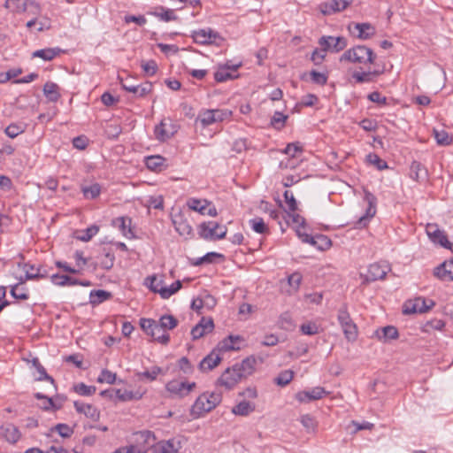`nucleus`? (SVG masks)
Listing matches in <instances>:
<instances>
[{
    "mask_svg": "<svg viewBox=\"0 0 453 453\" xmlns=\"http://www.w3.org/2000/svg\"><path fill=\"white\" fill-rule=\"evenodd\" d=\"M222 401V395L218 392L203 393L200 395L190 409L193 418H199L205 413L215 409Z\"/></svg>",
    "mask_w": 453,
    "mask_h": 453,
    "instance_id": "obj_1",
    "label": "nucleus"
},
{
    "mask_svg": "<svg viewBox=\"0 0 453 453\" xmlns=\"http://www.w3.org/2000/svg\"><path fill=\"white\" fill-rule=\"evenodd\" d=\"M376 54L373 50L365 45H357L345 50L340 57V62H349L357 65L373 64Z\"/></svg>",
    "mask_w": 453,
    "mask_h": 453,
    "instance_id": "obj_2",
    "label": "nucleus"
},
{
    "mask_svg": "<svg viewBox=\"0 0 453 453\" xmlns=\"http://www.w3.org/2000/svg\"><path fill=\"white\" fill-rule=\"evenodd\" d=\"M337 319L342 329L345 338L349 342H355L357 338V326L350 318L346 304H343L338 310Z\"/></svg>",
    "mask_w": 453,
    "mask_h": 453,
    "instance_id": "obj_3",
    "label": "nucleus"
},
{
    "mask_svg": "<svg viewBox=\"0 0 453 453\" xmlns=\"http://www.w3.org/2000/svg\"><path fill=\"white\" fill-rule=\"evenodd\" d=\"M296 234L303 242L310 243L319 250L329 249L332 245L331 240L323 234L311 235L306 232L307 228H294Z\"/></svg>",
    "mask_w": 453,
    "mask_h": 453,
    "instance_id": "obj_4",
    "label": "nucleus"
},
{
    "mask_svg": "<svg viewBox=\"0 0 453 453\" xmlns=\"http://www.w3.org/2000/svg\"><path fill=\"white\" fill-rule=\"evenodd\" d=\"M283 213L278 210H273L270 211V217L278 219ZM285 221L288 226H306L307 221L302 211L297 208L293 211H285L284 216Z\"/></svg>",
    "mask_w": 453,
    "mask_h": 453,
    "instance_id": "obj_5",
    "label": "nucleus"
},
{
    "mask_svg": "<svg viewBox=\"0 0 453 453\" xmlns=\"http://www.w3.org/2000/svg\"><path fill=\"white\" fill-rule=\"evenodd\" d=\"M435 303L431 299L417 297L404 303L403 311L404 314L424 313L431 310Z\"/></svg>",
    "mask_w": 453,
    "mask_h": 453,
    "instance_id": "obj_6",
    "label": "nucleus"
},
{
    "mask_svg": "<svg viewBox=\"0 0 453 453\" xmlns=\"http://www.w3.org/2000/svg\"><path fill=\"white\" fill-rule=\"evenodd\" d=\"M319 44L326 51L338 53L347 47L348 42L343 36L323 35L319 39Z\"/></svg>",
    "mask_w": 453,
    "mask_h": 453,
    "instance_id": "obj_7",
    "label": "nucleus"
},
{
    "mask_svg": "<svg viewBox=\"0 0 453 453\" xmlns=\"http://www.w3.org/2000/svg\"><path fill=\"white\" fill-rule=\"evenodd\" d=\"M189 209L199 212L201 215L215 217L217 209L215 205L206 199L189 198L187 201Z\"/></svg>",
    "mask_w": 453,
    "mask_h": 453,
    "instance_id": "obj_8",
    "label": "nucleus"
},
{
    "mask_svg": "<svg viewBox=\"0 0 453 453\" xmlns=\"http://www.w3.org/2000/svg\"><path fill=\"white\" fill-rule=\"evenodd\" d=\"M182 448V438L176 436L162 440L153 445L155 453H178Z\"/></svg>",
    "mask_w": 453,
    "mask_h": 453,
    "instance_id": "obj_9",
    "label": "nucleus"
},
{
    "mask_svg": "<svg viewBox=\"0 0 453 453\" xmlns=\"http://www.w3.org/2000/svg\"><path fill=\"white\" fill-rule=\"evenodd\" d=\"M195 382H185L178 380H173L166 383L165 389L173 395L184 397L188 395L195 388Z\"/></svg>",
    "mask_w": 453,
    "mask_h": 453,
    "instance_id": "obj_10",
    "label": "nucleus"
},
{
    "mask_svg": "<svg viewBox=\"0 0 453 453\" xmlns=\"http://www.w3.org/2000/svg\"><path fill=\"white\" fill-rule=\"evenodd\" d=\"M191 37L194 42L197 44L209 45L214 43L217 39H219L220 35L218 32L207 27L192 31Z\"/></svg>",
    "mask_w": 453,
    "mask_h": 453,
    "instance_id": "obj_11",
    "label": "nucleus"
},
{
    "mask_svg": "<svg viewBox=\"0 0 453 453\" xmlns=\"http://www.w3.org/2000/svg\"><path fill=\"white\" fill-rule=\"evenodd\" d=\"M242 377L241 373H239L238 370L233 365L230 368H227L219 378L218 384L225 387L226 389L233 388Z\"/></svg>",
    "mask_w": 453,
    "mask_h": 453,
    "instance_id": "obj_12",
    "label": "nucleus"
},
{
    "mask_svg": "<svg viewBox=\"0 0 453 453\" xmlns=\"http://www.w3.org/2000/svg\"><path fill=\"white\" fill-rule=\"evenodd\" d=\"M18 267L25 273L24 276H19L18 278L19 280H20V284H24L27 280H35L46 277V271L42 273L41 268H35L34 265L19 262Z\"/></svg>",
    "mask_w": 453,
    "mask_h": 453,
    "instance_id": "obj_13",
    "label": "nucleus"
},
{
    "mask_svg": "<svg viewBox=\"0 0 453 453\" xmlns=\"http://www.w3.org/2000/svg\"><path fill=\"white\" fill-rule=\"evenodd\" d=\"M391 271L390 265L386 261L373 263L370 265L367 272V280L375 281L385 278L387 273Z\"/></svg>",
    "mask_w": 453,
    "mask_h": 453,
    "instance_id": "obj_14",
    "label": "nucleus"
},
{
    "mask_svg": "<svg viewBox=\"0 0 453 453\" xmlns=\"http://www.w3.org/2000/svg\"><path fill=\"white\" fill-rule=\"evenodd\" d=\"M383 73V70L374 69L367 71L356 70L351 73V80L355 84L372 83Z\"/></svg>",
    "mask_w": 453,
    "mask_h": 453,
    "instance_id": "obj_15",
    "label": "nucleus"
},
{
    "mask_svg": "<svg viewBox=\"0 0 453 453\" xmlns=\"http://www.w3.org/2000/svg\"><path fill=\"white\" fill-rule=\"evenodd\" d=\"M73 406L78 413L83 414L92 421L99 420L100 411L95 405L81 401H74Z\"/></svg>",
    "mask_w": 453,
    "mask_h": 453,
    "instance_id": "obj_16",
    "label": "nucleus"
},
{
    "mask_svg": "<svg viewBox=\"0 0 453 453\" xmlns=\"http://www.w3.org/2000/svg\"><path fill=\"white\" fill-rule=\"evenodd\" d=\"M328 393L322 387H315L310 390L300 391L296 395V398L300 403H309L314 400L323 398Z\"/></svg>",
    "mask_w": 453,
    "mask_h": 453,
    "instance_id": "obj_17",
    "label": "nucleus"
},
{
    "mask_svg": "<svg viewBox=\"0 0 453 453\" xmlns=\"http://www.w3.org/2000/svg\"><path fill=\"white\" fill-rule=\"evenodd\" d=\"M175 133V128L172 125L170 119H163L161 122L155 127L154 134L155 137L160 141L165 142L171 138Z\"/></svg>",
    "mask_w": 453,
    "mask_h": 453,
    "instance_id": "obj_18",
    "label": "nucleus"
},
{
    "mask_svg": "<svg viewBox=\"0 0 453 453\" xmlns=\"http://www.w3.org/2000/svg\"><path fill=\"white\" fill-rule=\"evenodd\" d=\"M214 328V322L211 318H204L199 321L191 330V335L193 340H198L205 334L211 333Z\"/></svg>",
    "mask_w": 453,
    "mask_h": 453,
    "instance_id": "obj_19",
    "label": "nucleus"
},
{
    "mask_svg": "<svg viewBox=\"0 0 453 453\" xmlns=\"http://www.w3.org/2000/svg\"><path fill=\"white\" fill-rule=\"evenodd\" d=\"M351 4V0H329L320 4V11L325 15H330L345 10Z\"/></svg>",
    "mask_w": 453,
    "mask_h": 453,
    "instance_id": "obj_20",
    "label": "nucleus"
},
{
    "mask_svg": "<svg viewBox=\"0 0 453 453\" xmlns=\"http://www.w3.org/2000/svg\"><path fill=\"white\" fill-rule=\"evenodd\" d=\"M121 87L124 90L134 94L136 97H144L149 95L153 88V85L150 81H146L135 86H127V83L121 81Z\"/></svg>",
    "mask_w": 453,
    "mask_h": 453,
    "instance_id": "obj_21",
    "label": "nucleus"
},
{
    "mask_svg": "<svg viewBox=\"0 0 453 453\" xmlns=\"http://www.w3.org/2000/svg\"><path fill=\"white\" fill-rule=\"evenodd\" d=\"M364 199L367 203L366 212L358 219L360 224H366V220L372 219L376 213V202L377 199L373 194L368 190H365Z\"/></svg>",
    "mask_w": 453,
    "mask_h": 453,
    "instance_id": "obj_22",
    "label": "nucleus"
},
{
    "mask_svg": "<svg viewBox=\"0 0 453 453\" xmlns=\"http://www.w3.org/2000/svg\"><path fill=\"white\" fill-rule=\"evenodd\" d=\"M198 235L205 241L215 242L226 237V228H200Z\"/></svg>",
    "mask_w": 453,
    "mask_h": 453,
    "instance_id": "obj_23",
    "label": "nucleus"
},
{
    "mask_svg": "<svg viewBox=\"0 0 453 453\" xmlns=\"http://www.w3.org/2000/svg\"><path fill=\"white\" fill-rule=\"evenodd\" d=\"M434 274L441 280H453V258L435 267Z\"/></svg>",
    "mask_w": 453,
    "mask_h": 453,
    "instance_id": "obj_24",
    "label": "nucleus"
},
{
    "mask_svg": "<svg viewBox=\"0 0 453 453\" xmlns=\"http://www.w3.org/2000/svg\"><path fill=\"white\" fill-rule=\"evenodd\" d=\"M156 437L153 432L149 430L140 431L134 434V444L146 447V452L150 447L153 448Z\"/></svg>",
    "mask_w": 453,
    "mask_h": 453,
    "instance_id": "obj_25",
    "label": "nucleus"
},
{
    "mask_svg": "<svg viewBox=\"0 0 453 453\" xmlns=\"http://www.w3.org/2000/svg\"><path fill=\"white\" fill-rule=\"evenodd\" d=\"M65 50H62L59 47H53V48H45L35 50L32 53V58H42L44 61H51L56 57L59 56L60 54L64 53Z\"/></svg>",
    "mask_w": 453,
    "mask_h": 453,
    "instance_id": "obj_26",
    "label": "nucleus"
},
{
    "mask_svg": "<svg viewBox=\"0 0 453 453\" xmlns=\"http://www.w3.org/2000/svg\"><path fill=\"white\" fill-rule=\"evenodd\" d=\"M220 362V356L213 350L202 359V361L199 364V369L202 372L211 371L213 368L218 366Z\"/></svg>",
    "mask_w": 453,
    "mask_h": 453,
    "instance_id": "obj_27",
    "label": "nucleus"
},
{
    "mask_svg": "<svg viewBox=\"0 0 453 453\" xmlns=\"http://www.w3.org/2000/svg\"><path fill=\"white\" fill-rule=\"evenodd\" d=\"M241 65H223L220 66L215 73H214V79L218 82H223L227 80H231L234 77L233 74L234 72H236Z\"/></svg>",
    "mask_w": 453,
    "mask_h": 453,
    "instance_id": "obj_28",
    "label": "nucleus"
},
{
    "mask_svg": "<svg viewBox=\"0 0 453 453\" xmlns=\"http://www.w3.org/2000/svg\"><path fill=\"white\" fill-rule=\"evenodd\" d=\"M375 336L383 342H388L391 340L398 338L399 334L394 326H387L375 331Z\"/></svg>",
    "mask_w": 453,
    "mask_h": 453,
    "instance_id": "obj_29",
    "label": "nucleus"
},
{
    "mask_svg": "<svg viewBox=\"0 0 453 453\" xmlns=\"http://www.w3.org/2000/svg\"><path fill=\"white\" fill-rule=\"evenodd\" d=\"M1 434L10 443L17 442L20 438V432L12 424H5L0 427Z\"/></svg>",
    "mask_w": 453,
    "mask_h": 453,
    "instance_id": "obj_30",
    "label": "nucleus"
},
{
    "mask_svg": "<svg viewBox=\"0 0 453 453\" xmlns=\"http://www.w3.org/2000/svg\"><path fill=\"white\" fill-rule=\"evenodd\" d=\"M256 359L253 357L243 359L241 363L234 365L242 378L253 373L255 371Z\"/></svg>",
    "mask_w": 453,
    "mask_h": 453,
    "instance_id": "obj_31",
    "label": "nucleus"
},
{
    "mask_svg": "<svg viewBox=\"0 0 453 453\" xmlns=\"http://www.w3.org/2000/svg\"><path fill=\"white\" fill-rule=\"evenodd\" d=\"M354 30L357 32V36L361 40H367L375 35V27L370 23H355Z\"/></svg>",
    "mask_w": 453,
    "mask_h": 453,
    "instance_id": "obj_32",
    "label": "nucleus"
},
{
    "mask_svg": "<svg viewBox=\"0 0 453 453\" xmlns=\"http://www.w3.org/2000/svg\"><path fill=\"white\" fill-rule=\"evenodd\" d=\"M426 232L433 242L440 244L444 248H450L451 243L449 242L444 231L440 228H435L433 232H430L428 228H426Z\"/></svg>",
    "mask_w": 453,
    "mask_h": 453,
    "instance_id": "obj_33",
    "label": "nucleus"
},
{
    "mask_svg": "<svg viewBox=\"0 0 453 453\" xmlns=\"http://www.w3.org/2000/svg\"><path fill=\"white\" fill-rule=\"evenodd\" d=\"M427 176L426 169L418 161H413L410 167V177L416 180H424Z\"/></svg>",
    "mask_w": 453,
    "mask_h": 453,
    "instance_id": "obj_34",
    "label": "nucleus"
},
{
    "mask_svg": "<svg viewBox=\"0 0 453 453\" xmlns=\"http://www.w3.org/2000/svg\"><path fill=\"white\" fill-rule=\"evenodd\" d=\"M242 337L238 335H229L221 341L219 344V349L223 351L237 350L240 346L237 345L242 341Z\"/></svg>",
    "mask_w": 453,
    "mask_h": 453,
    "instance_id": "obj_35",
    "label": "nucleus"
},
{
    "mask_svg": "<svg viewBox=\"0 0 453 453\" xmlns=\"http://www.w3.org/2000/svg\"><path fill=\"white\" fill-rule=\"evenodd\" d=\"M163 276L151 275L145 279V285L154 293L160 295L161 289H164L165 281Z\"/></svg>",
    "mask_w": 453,
    "mask_h": 453,
    "instance_id": "obj_36",
    "label": "nucleus"
},
{
    "mask_svg": "<svg viewBox=\"0 0 453 453\" xmlns=\"http://www.w3.org/2000/svg\"><path fill=\"white\" fill-rule=\"evenodd\" d=\"M215 258H224V255L218 252H208L203 257L194 258L190 260V264L194 266H199L203 264H212L215 262Z\"/></svg>",
    "mask_w": 453,
    "mask_h": 453,
    "instance_id": "obj_37",
    "label": "nucleus"
},
{
    "mask_svg": "<svg viewBox=\"0 0 453 453\" xmlns=\"http://www.w3.org/2000/svg\"><path fill=\"white\" fill-rule=\"evenodd\" d=\"M156 18L161 21L169 22L176 20L178 17L175 14L174 10L165 8L163 6L158 7L153 13Z\"/></svg>",
    "mask_w": 453,
    "mask_h": 453,
    "instance_id": "obj_38",
    "label": "nucleus"
},
{
    "mask_svg": "<svg viewBox=\"0 0 453 453\" xmlns=\"http://www.w3.org/2000/svg\"><path fill=\"white\" fill-rule=\"evenodd\" d=\"M51 282L58 286H74L78 285L80 283V280L74 278H72L68 275H62V274H53L50 277Z\"/></svg>",
    "mask_w": 453,
    "mask_h": 453,
    "instance_id": "obj_39",
    "label": "nucleus"
},
{
    "mask_svg": "<svg viewBox=\"0 0 453 453\" xmlns=\"http://www.w3.org/2000/svg\"><path fill=\"white\" fill-rule=\"evenodd\" d=\"M196 122H200L203 127L216 123L213 110H202L196 118Z\"/></svg>",
    "mask_w": 453,
    "mask_h": 453,
    "instance_id": "obj_40",
    "label": "nucleus"
},
{
    "mask_svg": "<svg viewBox=\"0 0 453 453\" xmlns=\"http://www.w3.org/2000/svg\"><path fill=\"white\" fill-rule=\"evenodd\" d=\"M150 336L154 341L164 345H166L170 341L169 334L160 326V325H158V323L154 326Z\"/></svg>",
    "mask_w": 453,
    "mask_h": 453,
    "instance_id": "obj_41",
    "label": "nucleus"
},
{
    "mask_svg": "<svg viewBox=\"0 0 453 453\" xmlns=\"http://www.w3.org/2000/svg\"><path fill=\"white\" fill-rule=\"evenodd\" d=\"M288 119V115L277 111L271 118L270 126L275 130H281L286 126Z\"/></svg>",
    "mask_w": 453,
    "mask_h": 453,
    "instance_id": "obj_42",
    "label": "nucleus"
},
{
    "mask_svg": "<svg viewBox=\"0 0 453 453\" xmlns=\"http://www.w3.org/2000/svg\"><path fill=\"white\" fill-rule=\"evenodd\" d=\"M255 409V406L248 401H242L233 407L232 412L238 416H248Z\"/></svg>",
    "mask_w": 453,
    "mask_h": 453,
    "instance_id": "obj_43",
    "label": "nucleus"
},
{
    "mask_svg": "<svg viewBox=\"0 0 453 453\" xmlns=\"http://www.w3.org/2000/svg\"><path fill=\"white\" fill-rule=\"evenodd\" d=\"M31 363L33 366L36 369L37 372L39 373V376L36 378L37 380H48L50 381L52 386L54 387V379L50 376L45 368L41 365L38 357H33L31 360Z\"/></svg>",
    "mask_w": 453,
    "mask_h": 453,
    "instance_id": "obj_44",
    "label": "nucleus"
},
{
    "mask_svg": "<svg viewBox=\"0 0 453 453\" xmlns=\"http://www.w3.org/2000/svg\"><path fill=\"white\" fill-rule=\"evenodd\" d=\"M81 192L86 199H96L101 194V186L98 183H93L89 186H82Z\"/></svg>",
    "mask_w": 453,
    "mask_h": 453,
    "instance_id": "obj_45",
    "label": "nucleus"
},
{
    "mask_svg": "<svg viewBox=\"0 0 453 453\" xmlns=\"http://www.w3.org/2000/svg\"><path fill=\"white\" fill-rule=\"evenodd\" d=\"M99 228H86V230H75L73 233V237L81 241L88 242L98 233Z\"/></svg>",
    "mask_w": 453,
    "mask_h": 453,
    "instance_id": "obj_46",
    "label": "nucleus"
},
{
    "mask_svg": "<svg viewBox=\"0 0 453 453\" xmlns=\"http://www.w3.org/2000/svg\"><path fill=\"white\" fill-rule=\"evenodd\" d=\"M20 284V280L12 287L11 295L19 300H27L29 298L28 289Z\"/></svg>",
    "mask_w": 453,
    "mask_h": 453,
    "instance_id": "obj_47",
    "label": "nucleus"
},
{
    "mask_svg": "<svg viewBox=\"0 0 453 453\" xmlns=\"http://www.w3.org/2000/svg\"><path fill=\"white\" fill-rule=\"evenodd\" d=\"M165 161V159L163 157L159 155H155L146 157L145 164L150 170L160 171Z\"/></svg>",
    "mask_w": 453,
    "mask_h": 453,
    "instance_id": "obj_48",
    "label": "nucleus"
},
{
    "mask_svg": "<svg viewBox=\"0 0 453 453\" xmlns=\"http://www.w3.org/2000/svg\"><path fill=\"white\" fill-rule=\"evenodd\" d=\"M164 373L163 369L159 366H153L150 370H147L142 372H138L137 376L139 380H146L148 381H153L157 379L158 374Z\"/></svg>",
    "mask_w": 453,
    "mask_h": 453,
    "instance_id": "obj_49",
    "label": "nucleus"
},
{
    "mask_svg": "<svg viewBox=\"0 0 453 453\" xmlns=\"http://www.w3.org/2000/svg\"><path fill=\"white\" fill-rule=\"evenodd\" d=\"M111 296V294L103 289L92 290L90 292V303L92 304H99L105 300H108Z\"/></svg>",
    "mask_w": 453,
    "mask_h": 453,
    "instance_id": "obj_50",
    "label": "nucleus"
},
{
    "mask_svg": "<svg viewBox=\"0 0 453 453\" xmlns=\"http://www.w3.org/2000/svg\"><path fill=\"white\" fill-rule=\"evenodd\" d=\"M43 92L46 97L52 102H56L59 98L58 87L55 83L47 82L43 87Z\"/></svg>",
    "mask_w": 453,
    "mask_h": 453,
    "instance_id": "obj_51",
    "label": "nucleus"
},
{
    "mask_svg": "<svg viewBox=\"0 0 453 453\" xmlns=\"http://www.w3.org/2000/svg\"><path fill=\"white\" fill-rule=\"evenodd\" d=\"M365 161L366 163L374 165L378 170H384L388 167L387 162L381 159L375 153H369L366 155Z\"/></svg>",
    "mask_w": 453,
    "mask_h": 453,
    "instance_id": "obj_52",
    "label": "nucleus"
},
{
    "mask_svg": "<svg viewBox=\"0 0 453 453\" xmlns=\"http://www.w3.org/2000/svg\"><path fill=\"white\" fill-rule=\"evenodd\" d=\"M157 323L164 330H172L177 326L178 320L172 315H163Z\"/></svg>",
    "mask_w": 453,
    "mask_h": 453,
    "instance_id": "obj_53",
    "label": "nucleus"
},
{
    "mask_svg": "<svg viewBox=\"0 0 453 453\" xmlns=\"http://www.w3.org/2000/svg\"><path fill=\"white\" fill-rule=\"evenodd\" d=\"M182 287L180 280H176L169 287H165L164 289L160 291V296L163 299H168L170 296L177 293Z\"/></svg>",
    "mask_w": 453,
    "mask_h": 453,
    "instance_id": "obj_54",
    "label": "nucleus"
},
{
    "mask_svg": "<svg viewBox=\"0 0 453 453\" xmlns=\"http://www.w3.org/2000/svg\"><path fill=\"white\" fill-rule=\"evenodd\" d=\"M182 287L180 280H176L169 287H165L164 289L160 291V296L163 299H168L170 296L177 293Z\"/></svg>",
    "mask_w": 453,
    "mask_h": 453,
    "instance_id": "obj_55",
    "label": "nucleus"
},
{
    "mask_svg": "<svg viewBox=\"0 0 453 453\" xmlns=\"http://www.w3.org/2000/svg\"><path fill=\"white\" fill-rule=\"evenodd\" d=\"M115 256L112 252L105 251L100 257V266L103 269L110 270L113 267Z\"/></svg>",
    "mask_w": 453,
    "mask_h": 453,
    "instance_id": "obj_56",
    "label": "nucleus"
},
{
    "mask_svg": "<svg viewBox=\"0 0 453 453\" xmlns=\"http://www.w3.org/2000/svg\"><path fill=\"white\" fill-rule=\"evenodd\" d=\"M294 377V372L291 370H285L280 372V374L274 379L277 385L284 387L288 385Z\"/></svg>",
    "mask_w": 453,
    "mask_h": 453,
    "instance_id": "obj_57",
    "label": "nucleus"
},
{
    "mask_svg": "<svg viewBox=\"0 0 453 453\" xmlns=\"http://www.w3.org/2000/svg\"><path fill=\"white\" fill-rule=\"evenodd\" d=\"M26 127L24 124H10L4 130V133L10 138H15L19 134L25 132Z\"/></svg>",
    "mask_w": 453,
    "mask_h": 453,
    "instance_id": "obj_58",
    "label": "nucleus"
},
{
    "mask_svg": "<svg viewBox=\"0 0 453 453\" xmlns=\"http://www.w3.org/2000/svg\"><path fill=\"white\" fill-rule=\"evenodd\" d=\"M73 390L81 395L89 396L95 394L96 388L95 386H88L85 383L81 382L73 386Z\"/></svg>",
    "mask_w": 453,
    "mask_h": 453,
    "instance_id": "obj_59",
    "label": "nucleus"
},
{
    "mask_svg": "<svg viewBox=\"0 0 453 453\" xmlns=\"http://www.w3.org/2000/svg\"><path fill=\"white\" fill-rule=\"evenodd\" d=\"M24 2L25 0H6L4 7L12 12H26V3Z\"/></svg>",
    "mask_w": 453,
    "mask_h": 453,
    "instance_id": "obj_60",
    "label": "nucleus"
},
{
    "mask_svg": "<svg viewBox=\"0 0 453 453\" xmlns=\"http://www.w3.org/2000/svg\"><path fill=\"white\" fill-rule=\"evenodd\" d=\"M310 75L311 81L320 86L326 85L328 80L327 74L324 73H319L316 70H311Z\"/></svg>",
    "mask_w": 453,
    "mask_h": 453,
    "instance_id": "obj_61",
    "label": "nucleus"
},
{
    "mask_svg": "<svg viewBox=\"0 0 453 453\" xmlns=\"http://www.w3.org/2000/svg\"><path fill=\"white\" fill-rule=\"evenodd\" d=\"M434 138L439 145H449L452 142V138L449 135V134L444 131H434Z\"/></svg>",
    "mask_w": 453,
    "mask_h": 453,
    "instance_id": "obj_62",
    "label": "nucleus"
},
{
    "mask_svg": "<svg viewBox=\"0 0 453 453\" xmlns=\"http://www.w3.org/2000/svg\"><path fill=\"white\" fill-rule=\"evenodd\" d=\"M300 331L305 335H315L319 334V326L315 322H308L302 324Z\"/></svg>",
    "mask_w": 453,
    "mask_h": 453,
    "instance_id": "obj_63",
    "label": "nucleus"
},
{
    "mask_svg": "<svg viewBox=\"0 0 453 453\" xmlns=\"http://www.w3.org/2000/svg\"><path fill=\"white\" fill-rule=\"evenodd\" d=\"M303 280L302 274L300 273H293L288 277V282L290 288L294 292H296L300 287L301 281Z\"/></svg>",
    "mask_w": 453,
    "mask_h": 453,
    "instance_id": "obj_64",
    "label": "nucleus"
}]
</instances>
